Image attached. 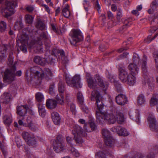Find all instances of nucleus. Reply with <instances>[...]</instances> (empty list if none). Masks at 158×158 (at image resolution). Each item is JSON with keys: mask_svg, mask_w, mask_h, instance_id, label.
I'll return each instance as SVG.
<instances>
[{"mask_svg": "<svg viewBox=\"0 0 158 158\" xmlns=\"http://www.w3.org/2000/svg\"><path fill=\"white\" fill-rule=\"evenodd\" d=\"M158 103V95H153L150 101L151 106H154Z\"/></svg>", "mask_w": 158, "mask_h": 158, "instance_id": "27", "label": "nucleus"}, {"mask_svg": "<svg viewBox=\"0 0 158 158\" xmlns=\"http://www.w3.org/2000/svg\"><path fill=\"white\" fill-rule=\"evenodd\" d=\"M77 98L80 103H83L84 101V98L82 94L80 92H78L77 94Z\"/></svg>", "mask_w": 158, "mask_h": 158, "instance_id": "53", "label": "nucleus"}, {"mask_svg": "<svg viewBox=\"0 0 158 158\" xmlns=\"http://www.w3.org/2000/svg\"><path fill=\"white\" fill-rule=\"evenodd\" d=\"M65 139L67 143L70 144L71 146L70 147L72 146L73 145V139L72 137L69 135H66Z\"/></svg>", "mask_w": 158, "mask_h": 158, "instance_id": "52", "label": "nucleus"}, {"mask_svg": "<svg viewBox=\"0 0 158 158\" xmlns=\"http://www.w3.org/2000/svg\"><path fill=\"white\" fill-rule=\"evenodd\" d=\"M87 81L89 87L91 89H95L97 87V85H98L105 92L108 87V83L104 81L102 78L99 75L96 74L94 76V80L93 79L90 74L86 73Z\"/></svg>", "mask_w": 158, "mask_h": 158, "instance_id": "2", "label": "nucleus"}, {"mask_svg": "<svg viewBox=\"0 0 158 158\" xmlns=\"http://www.w3.org/2000/svg\"><path fill=\"white\" fill-rule=\"evenodd\" d=\"M147 58L145 56H144L142 62V69L143 73V76L145 79L148 77L147 70V69L146 64Z\"/></svg>", "mask_w": 158, "mask_h": 158, "instance_id": "17", "label": "nucleus"}, {"mask_svg": "<svg viewBox=\"0 0 158 158\" xmlns=\"http://www.w3.org/2000/svg\"><path fill=\"white\" fill-rule=\"evenodd\" d=\"M28 44H22L21 45L20 49L24 52H27V49L26 47V45Z\"/></svg>", "mask_w": 158, "mask_h": 158, "instance_id": "64", "label": "nucleus"}, {"mask_svg": "<svg viewBox=\"0 0 158 158\" xmlns=\"http://www.w3.org/2000/svg\"><path fill=\"white\" fill-rule=\"evenodd\" d=\"M69 150L71 153L76 157H78L79 156V153L72 146H71L69 148Z\"/></svg>", "mask_w": 158, "mask_h": 158, "instance_id": "43", "label": "nucleus"}, {"mask_svg": "<svg viewBox=\"0 0 158 158\" xmlns=\"http://www.w3.org/2000/svg\"><path fill=\"white\" fill-rule=\"evenodd\" d=\"M116 102L121 106H124L127 103L128 100L125 94H118L115 98Z\"/></svg>", "mask_w": 158, "mask_h": 158, "instance_id": "11", "label": "nucleus"}, {"mask_svg": "<svg viewBox=\"0 0 158 158\" xmlns=\"http://www.w3.org/2000/svg\"><path fill=\"white\" fill-rule=\"evenodd\" d=\"M27 143L30 146H34L36 144V141L35 139L31 137Z\"/></svg>", "mask_w": 158, "mask_h": 158, "instance_id": "48", "label": "nucleus"}, {"mask_svg": "<svg viewBox=\"0 0 158 158\" xmlns=\"http://www.w3.org/2000/svg\"><path fill=\"white\" fill-rule=\"evenodd\" d=\"M55 51L56 52H57L58 54H60L61 59L62 58H63V57H65L64 52L63 50H55L54 52Z\"/></svg>", "mask_w": 158, "mask_h": 158, "instance_id": "59", "label": "nucleus"}, {"mask_svg": "<svg viewBox=\"0 0 158 158\" xmlns=\"http://www.w3.org/2000/svg\"><path fill=\"white\" fill-rule=\"evenodd\" d=\"M66 6L62 10V14L63 16L66 18H68L70 15V12L68 9V6L65 5Z\"/></svg>", "mask_w": 158, "mask_h": 158, "instance_id": "33", "label": "nucleus"}, {"mask_svg": "<svg viewBox=\"0 0 158 158\" xmlns=\"http://www.w3.org/2000/svg\"><path fill=\"white\" fill-rule=\"evenodd\" d=\"M26 117L25 116H21L18 121L19 125L20 126L27 127V123L26 122Z\"/></svg>", "mask_w": 158, "mask_h": 158, "instance_id": "34", "label": "nucleus"}, {"mask_svg": "<svg viewBox=\"0 0 158 158\" xmlns=\"http://www.w3.org/2000/svg\"><path fill=\"white\" fill-rule=\"evenodd\" d=\"M3 121L5 124L9 125L12 122V118L10 115H5L3 117Z\"/></svg>", "mask_w": 158, "mask_h": 158, "instance_id": "36", "label": "nucleus"}, {"mask_svg": "<svg viewBox=\"0 0 158 158\" xmlns=\"http://www.w3.org/2000/svg\"><path fill=\"white\" fill-rule=\"evenodd\" d=\"M72 133L74 135V139L75 142L77 143H81L82 142L81 136H85L87 134L83 131V129L78 125H75L72 131Z\"/></svg>", "mask_w": 158, "mask_h": 158, "instance_id": "5", "label": "nucleus"}, {"mask_svg": "<svg viewBox=\"0 0 158 158\" xmlns=\"http://www.w3.org/2000/svg\"><path fill=\"white\" fill-rule=\"evenodd\" d=\"M42 39L44 40H47L48 39V37L46 33L43 32L40 35V37L38 38V40L40 41Z\"/></svg>", "mask_w": 158, "mask_h": 158, "instance_id": "57", "label": "nucleus"}, {"mask_svg": "<svg viewBox=\"0 0 158 158\" xmlns=\"http://www.w3.org/2000/svg\"><path fill=\"white\" fill-rule=\"evenodd\" d=\"M115 88L118 92H121L122 91V89L121 85L118 83L116 82L115 84Z\"/></svg>", "mask_w": 158, "mask_h": 158, "instance_id": "62", "label": "nucleus"}, {"mask_svg": "<svg viewBox=\"0 0 158 158\" xmlns=\"http://www.w3.org/2000/svg\"><path fill=\"white\" fill-rule=\"evenodd\" d=\"M57 103L56 101L52 99H49L47 100L46 106L49 109H53L56 107Z\"/></svg>", "mask_w": 158, "mask_h": 158, "instance_id": "19", "label": "nucleus"}, {"mask_svg": "<svg viewBox=\"0 0 158 158\" xmlns=\"http://www.w3.org/2000/svg\"><path fill=\"white\" fill-rule=\"evenodd\" d=\"M153 55L154 57L155 58L156 67L158 70V52H154Z\"/></svg>", "mask_w": 158, "mask_h": 158, "instance_id": "50", "label": "nucleus"}, {"mask_svg": "<svg viewBox=\"0 0 158 158\" xmlns=\"http://www.w3.org/2000/svg\"><path fill=\"white\" fill-rule=\"evenodd\" d=\"M67 84L69 86L80 88L82 87V85L81 82V78L80 75H76L71 80L70 78L67 75L65 76Z\"/></svg>", "mask_w": 158, "mask_h": 158, "instance_id": "6", "label": "nucleus"}, {"mask_svg": "<svg viewBox=\"0 0 158 158\" xmlns=\"http://www.w3.org/2000/svg\"><path fill=\"white\" fill-rule=\"evenodd\" d=\"M83 4L84 6V7L86 11H88V8L86 7V6H89L90 3L89 1L86 0H84L83 1Z\"/></svg>", "mask_w": 158, "mask_h": 158, "instance_id": "60", "label": "nucleus"}, {"mask_svg": "<svg viewBox=\"0 0 158 158\" xmlns=\"http://www.w3.org/2000/svg\"><path fill=\"white\" fill-rule=\"evenodd\" d=\"M23 27V25L21 21L16 22L14 26L15 29L18 30L21 29Z\"/></svg>", "mask_w": 158, "mask_h": 158, "instance_id": "45", "label": "nucleus"}, {"mask_svg": "<svg viewBox=\"0 0 158 158\" xmlns=\"http://www.w3.org/2000/svg\"><path fill=\"white\" fill-rule=\"evenodd\" d=\"M28 29V28H25L23 29L22 34L19 37V40L22 44H28L29 37L25 32Z\"/></svg>", "mask_w": 158, "mask_h": 158, "instance_id": "16", "label": "nucleus"}, {"mask_svg": "<svg viewBox=\"0 0 158 158\" xmlns=\"http://www.w3.org/2000/svg\"><path fill=\"white\" fill-rule=\"evenodd\" d=\"M89 123V126L92 131L95 130L97 128V126L95 124L94 121L93 119L91 118L90 119Z\"/></svg>", "mask_w": 158, "mask_h": 158, "instance_id": "46", "label": "nucleus"}, {"mask_svg": "<svg viewBox=\"0 0 158 158\" xmlns=\"http://www.w3.org/2000/svg\"><path fill=\"white\" fill-rule=\"evenodd\" d=\"M34 61L36 64L42 66L44 65L46 63L45 59L39 56H35L34 59Z\"/></svg>", "mask_w": 158, "mask_h": 158, "instance_id": "20", "label": "nucleus"}, {"mask_svg": "<svg viewBox=\"0 0 158 158\" xmlns=\"http://www.w3.org/2000/svg\"><path fill=\"white\" fill-rule=\"evenodd\" d=\"M96 156L99 158H106V154L102 151L97 152L95 154Z\"/></svg>", "mask_w": 158, "mask_h": 158, "instance_id": "51", "label": "nucleus"}, {"mask_svg": "<svg viewBox=\"0 0 158 158\" xmlns=\"http://www.w3.org/2000/svg\"><path fill=\"white\" fill-rule=\"evenodd\" d=\"M129 116L131 119L135 120L137 123H139V115L138 111L129 113Z\"/></svg>", "mask_w": 158, "mask_h": 158, "instance_id": "21", "label": "nucleus"}, {"mask_svg": "<svg viewBox=\"0 0 158 158\" xmlns=\"http://www.w3.org/2000/svg\"><path fill=\"white\" fill-rule=\"evenodd\" d=\"M141 153L144 155V158H155V154L150 151L146 155L143 153Z\"/></svg>", "mask_w": 158, "mask_h": 158, "instance_id": "56", "label": "nucleus"}, {"mask_svg": "<svg viewBox=\"0 0 158 158\" xmlns=\"http://www.w3.org/2000/svg\"><path fill=\"white\" fill-rule=\"evenodd\" d=\"M30 71L38 77L42 78L44 76L43 71L38 66H34L31 68Z\"/></svg>", "mask_w": 158, "mask_h": 158, "instance_id": "10", "label": "nucleus"}, {"mask_svg": "<svg viewBox=\"0 0 158 158\" xmlns=\"http://www.w3.org/2000/svg\"><path fill=\"white\" fill-rule=\"evenodd\" d=\"M39 114L42 117L44 116L46 114L45 107L41 104H39L38 106Z\"/></svg>", "mask_w": 158, "mask_h": 158, "instance_id": "28", "label": "nucleus"}, {"mask_svg": "<svg viewBox=\"0 0 158 158\" xmlns=\"http://www.w3.org/2000/svg\"><path fill=\"white\" fill-rule=\"evenodd\" d=\"M104 140L105 143L107 146L111 147L114 146V141L112 137L105 139Z\"/></svg>", "mask_w": 158, "mask_h": 158, "instance_id": "26", "label": "nucleus"}, {"mask_svg": "<svg viewBox=\"0 0 158 158\" xmlns=\"http://www.w3.org/2000/svg\"><path fill=\"white\" fill-rule=\"evenodd\" d=\"M44 73V75L46 74L47 75L52 77L53 76V73H52L51 70L49 68H45L44 71H43Z\"/></svg>", "mask_w": 158, "mask_h": 158, "instance_id": "49", "label": "nucleus"}, {"mask_svg": "<svg viewBox=\"0 0 158 158\" xmlns=\"http://www.w3.org/2000/svg\"><path fill=\"white\" fill-rule=\"evenodd\" d=\"M16 67L14 65L10 69H6L3 75V81L5 83L10 84L15 79V71Z\"/></svg>", "mask_w": 158, "mask_h": 158, "instance_id": "4", "label": "nucleus"}, {"mask_svg": "<svg viewBox=\"0 0 158 158\" xmlns=\"http://www.w3.org/2000/svg\"><path fill=\"white\" fill-rule=\"evenodd\" d=\"M55 61V60L52 56H50L48 60V63L51 65H54Z\"/></svg>", "mask_w": 158, "mask_h": 158, "instance_id": "63", "label": "nucleus"}, {"mask_svg": "<svg viewBox=\"0 0 158 158\" xmlns=\"http://www.w3.org/2000/svg\"><path fill=\"white\" fill-rule=\"evenodd\" d=\"M150 7L153 10H158V0H153L150 4Z\"/></svg>", "mask_w": 158, "mask_h": 158, "instance_id": "38", "label": "nucleus"}, {"mask_svg": "<svg viewBox=\"0 0 158 158\" xmlns=\"http://www.w3.org/2000/svg\"><path fill=\"white\" fill-rule=\"evenodd\" d=\"M40 44L38 45L37 42L34 41L30 42L28 44L29 47L31 48H34V51L37 53H42L43 51V48L41 46L42 42H40Z\"/></svg>", "mask_w": 158, "mask_h": 158, "instance_id": "12", "label": "nucleus"}, {"mask_svg": "<svg viewBox=\"0 0 158 158\" xmlns=\"http://www.w3.org/2000/svg\"><path fill=\"white\" fill-rule=\"evenodd\" d=\"M135 75H132L131 74L129 76L127 79V84L130 86H133L136 83V78Z\"/></svg>", "mask_w": 158, "mask_h": 158, "instance_id": "23", "label": "nucleus"}, {"mask_svg": "<svg viewBox=\"0 0 158 158\" xmlns=\"http://www.w3.org/2000/svg\"><path fill=\"white\" fill-rule=\"evenodd\" d=\"M36 27L40 30H42L45 28V25L40 19L38 20L35 24Z\"/></svg>", "mask_w": 158, "mask_h": 158, "instance_id": "35", "label": "nucleus"}, {"mask_svg": "<svg viewBox=\"0 0 158 158\" xmlns=\"http://www.w3.org/2000/svg\"><path fill=\"white\" fill-rule=\"evenodd\" d=\"M133 62L137 64L139 63V58L137 55H134L133 56Z\"/></svg>", "mask_w": 158, "mask_h": 158, "instance_id": "61", "label": "nucleus"}, {"mask_svg": "<svg viewBox=\"0 0 158 158\" xmlns=\"http://www.w3.org/2000/svg\"><path fill=\"white\" fill-rule=\"evenodd\" d=\"M71 37L72 39L70 42L71 44L73 45H75L77 43L82 41L83 39L82 33L80 30L78 29L73 31Z\"/></svg>", "mask_w": 158, "mask_h": 158, "instance_id": "7", "label": "nucleus"}, {"mask_svg": "<svg viewBox=\"0 0 158 158\" xmlns=\"http://www.w3.org/2000/svg\"><path fill=\"white\" fill-rule=\"evenodd\" d=\"M17 0H6L5 2V7L3 11L5 13V17H8L14 14L15 11V8L17 6Z\"/></svg>", "mask_w": 158, "mask_h": 158, "instance_id": "3", "label": "nucleus"}, {"mask_svg": "<svg viewBox=\"0 0 158 158\" xmlns=\"http://www.w3.org/2000/svg\"><path fill=\"white\" fill-rule=\"evenodd\" d=\"M17 114L21 116H25L27 113L26 110L23 109L22 106H18L17 107Z\"/></svg>", "mask_w": 158, "mask_h": 158, "instance_id": "30", "label": "nucleus"}, {"mask_svg": "<svg viewBox=\"0 0 158 158\" xmlns=\"http://www.w3.org/2000/svg\"><path fill=\"white\" fill-rule=\"evenodd\" d=\"M119 77L121 81L123 82H125L127 81V79L129 74L127 71L122 67H120L119 68Z\"/></svg>", "mask_w": 158, "mask_h": 158, "instance_id": "13", "label": "nucleus"}, {"mask_svg": "<svg viewBox=\"0 0 158 158\" xmlns=\"http://www.w3.org/2000/svg\"><path fill=\"white\" fill-rule=\"evenodd\" d=\"M147 119L149 122L150 129L157 133V136L158 138V123L154 116L152 114H149Z\"/></svg>", "mask_w": 158, "mask_h": 158, "instance_id": "8", "label": "nucleus"}, {"mask_svg": "<svg viewBox=\"0 0 158 158\" xmlns=\"http://www.w3.org/2000/svg\"><path fill=\"white\" fill-rule=\"evenodd\" d=\"M53 146L54 150L57 153L62 152L65 149L64 143L54 142Z\"/></svg>", "mask_w": 158, "mask_h": 158, "instance_id": "14", "label": "nucleus"}, {"mask_svg": "<svg viewBox=\"0 0 158 158\" xmlns=\"http://www.w3.org/2000/svg\"><path fill=\"white\" fill-rule=\"evenodd\" d=\"M128 69L132 75H136L139 71V68L135 63H130L128 66Z\"/></svg>", "mask_w": 158, "mask_h": 158, "instance_id": "15", "label": "nucleus"}, {"mask_svg": "<svg viewBox=\"0 0 158 158\" xmlns=\"http://www.w3.org/2000/svg\"><path fill=\"white\" fill-rule=\"evenodd\" d=\"M144 157L141 153H137L131 158H144Z\"/></svg>", "mask_w": 158, "mask_h": 158, "instance_id": "58", "label": "nucleus"}, {"mask_svg": "<svg viewBox=\"0 0 158 158\" xmlns=\"http://www.w3.org/2000/svg\"><path fill=\"white\" fill-rule=\"evenodd\" d=\"M26 120L27 123V127H29L32 130L35 131V129L33 128V124L31 118L30 117H27Z\"/></svg>", "mask_w": 158, "mask_h": 158, "instance_id": "29", "label": "nucleus"}, {"mask_svg": "<svg viewBox=\"0 0 158 158\" xmlns=\"http://www.w3.org/2000/svg\"><path fill=\"white\" fill-rule=\"evenodd\" d=\"M25 19L26 23L31 24L33 22V18L30 15H25Z\"/></svg>", "mask_w": 158, "mask_h": 158, "instance_id": "47", "label": "nucleus"}, {"mask_svg": "<svg viewBox=\"0 0 158 158\" xmlns=\"http://www.w3.org/2000/svg\"><path fill=\"white\" fill-rule=\"evenodd\" d=\"M23 138L27 142L30 139L31 137L30 134L27 132L24 131L23 132L22 134Z\"/></svg>", "mask_w": 158, "mask_h": 158, "instance_id": "44", "label": "nucleus"}, {"mask_svg": "<svg viewBox=\"0 0 158 158\" xmlns=\"http://www.w3.org/2000/svg\"><path fill=\"white\" fill-rule=\"evenodd\" d=\"M137 102L139 105H142L146 103V99L143 94H140L137 97Z\"/></svg>", "mask_w": 158, "mask_h": 158, "instance_id": "25", "label": "nucleus"}, {"mask_svg": "<svg viewBox=\"0 0 158 158\" xmlns=\"http://www.w3.org/2000/svg\"><path fill=\"white\" fill-rule=\"evenodd\" d=\"M7 25L6 23L4 21H1L0 22V32H4L6 28Z\"/></svg>", "mask_w": 158, "mask_h": 158, "instance_id": "42", "label": "nucleus"}, {"mask_svg": "<svg viewBox=\"0 0 158 158\" xmlns=\"http://www.w3.org/2000/svg\"><path fill=\"white\" fill-rule=\"evenodd\" d=\"M123 16V14L122 10L120 9H118L117 11V19L118 20V22H120V19Z\"/></svg>", "mask_w": 158, "mask_h": 158, "instance_id": "54", "label": "nucleus"}, {"mask_svg": "<svg viewBox=\"0 0 158 158\" xmlns=\"http://www.w3.org/2000/svg\"><path fill=\"white\" fill-rule=\"evenodd\" d=\"M56 98L59 104L62 105L64 103V95L63 94H60L57 95L56 96Z\"/></svg>", "mask_w": 158, "mask_h": 158, "instance_id": "32", "label": "nucleus"}, {"mask_svg": "<svg viewBox=\"0 0 158 158\" xmlns=\"http://www.w3.org/2000/svg\"><path fill=\"white\" fill-rule=\"evenodd\" d=\"M58 89L60 94H62L65 90V84L62 81H60L58 84Z\"/></svg>", "mask_w": 158, "mask_h": 158, "instance_id": "31", "label": "nucleus"}, {"mask_svg": "<svg viewBox=\"0 0 158 158\" xmlns=\"http://www.w3.org/2000/svg\"><path fill=\"white\" fill-rule=\"evenodd\" d=\"M116 121L119 124H121L124 121V118L123 114L120 111H118L116 112Z\"/></svg>", "mask_w": 158, "mask_h": 158, "instance_id": "22", "label": "nucleus"}, {"mask_svg": "<svg viewBox=\"0 0 158 158\" xmlns=\"http://www.w3.org/2000/svg\"><path fill=\"white\" fill-rule=\"evenodd\" d=\"M111 131L117 132L120 136H127L129 135V132L124 127L120 126H115L111 128Z\"/></svg>", "mask_w": 158, "mask_h": 158, "instance_id": "9", "label": "nucleus"}, {"mask_svg": "<svg viewBox=\"0 0 158 158\" xmlns=\"http://www.w3.org/2000/svg\"><path fill=\"white\" fill-rule=\"evenodd\" d=\"M64 138L62 135H59L57 136L55 142L64 143Z\"/></svg>", "mask_w": 158, "mask_h": 158, "instance_id": "55", "label": "nucleus"}, {"mask_svg": "<svg viewBox=\"0 0 158 158\" xmlns=\"http://www.w3.org/2000/svg\"><path fill=\"white\" fill-rule=\"evenodd\" d=\"M149 151L152 152L155 154L158 153V145H154L149 147Z\"/></svg>", "mask_w": 158, "mask_h": 158, "instance_id": "41", "label": "nucleus"}, {"mask_svg": "<svg viewBox=\"0 0 158 158\" xmlns=\"http://www.w3.org/2000/svg\"><path fill=\"white\" fill-rule=\"evenodd\" d=\"M102 133L103 136L104 137V139L112 137L110 131L106 129H103L102 130Z\"/></svg>", "mask_w": 158, "mask_h": 158, "instance_id": "37", "label": "nucleus"}, {"mask_svg": "<svg viewBox=\"0 0 158 158\" xmlns=\"http://www.w3.org/2000/svg\"><path fill=\"white\" fill-rule=\"evenodd\" d=\"M10 94L8 93H4L1 96V99L3 100V103H7L10 100Z\"/></svg>", "mask_w": 158, "mask_h": 158, "instance_id": "24", "label": "nucleus"}, {"mask_svg": "<svg viewBox=\"0 0 158 158\" xmlns=\"http://www.w3.org/2000/svg\"><path fill=\"white\" fill-rule=\"evenodd\" d=\"M51 117L55 124L58 125L60 123L61 118L58 113L55 112H52L51 114Z\"/></svg>", "mask_w": 158, "mask_h": 158, "instance_id": "18", "label": "nucleus"}, {"mask_svg": "<svg viewBox=\"0 0 158 158\" xmlns=\"http://www.w3.org/2000/svg\"><path fill=\"white\" fill-rule=\"evenodd\" d=\"M122 20L125 24L123 27V28L125 27L126 26L129 27L131 24L132 19L131 18H128L126 19H123Z\"/></svg>", "mask_w": 158, "mask_h": 158, "instance_id": "39", "label": "nucleus"}, {"mask_svg": "<svg viewBox=\"0 0 158 158\" xmlns=\"http://www.w3.org/2000/svg\"><path fill=\"white\" fill-rule=\"evenodd\" d=\"M96 100L98 110L96 111V121L101 124L105 123L106 121L109 124H114L116 121V118L112 113H109L102 111L103 105L102 101V97L97 91L94 90L92 93L91 100Z\"/></svg>", "mask_w": 158, "mask_h": 158, "instance_id": "1", "label": "nucleus"}, {"mask_svg": "<svg viewBox=\"0 0 158 158\" xmlns=\"http://www.w3.org/2000/svg\"><path fill=\"white\" fill-rule=\"evenodd\" d=\"M35 96L36 100L39 102H42L44 99V95L41 93L38 92L36 93Z\"/></svg>", "mask_w": 158, "mask_h": 158, "instance_id": "40", "label": "nucleus"}]
</instances>
